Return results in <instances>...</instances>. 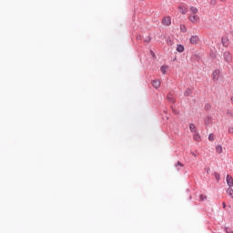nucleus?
I'll return each mask as SVG.
<instances>
[{"instance_id": "obj_20", "label": "nucleus", "mask_w": 233, "mask_h": 233, "mask_svg": "<svg viewBox=\"0 0 233 233\" xmlns=\"http://www.w3.org/2000/svg\"><path fill=\"white\" fill-rule=\"evenodd\" d=\"M180 30H181V32H187V26L181 25H180Z\"/></svg>"}, {"instance_id": "obj_25", "label": "nucleus", "mask_w": 233, "mask_h": 233, "mask_svg": "<svg viewBox=\"0 0 233 233\" xmlns=\"http://www.w3.org/2000/svg\"><path fill=\"white\" fill-rule=\"evenodd\" d=\"M222 206H223V208H227V204H225V202L222 203Z\"/></svg>"}, {"instance_id": "obj_5", "label": "nucleus", "mask_w": 233, "mask_h": 233, "mask_svg": "<svg viewBox=\"0 0 233 233\" xmlns=\"http://www.w3.org/2000/svg\"><path fill=\"white\" fill-rule=\"evenodd\" d=\"M189 43L191 45H198V43H199V36L198 35H192L190 38H189Z\"/></svg>"}, {"instance_id": "obj_26", "label": "nucleus", "mask_w": 233, "mask_h": 233, "mask_svg": "<svg viewBox=\"0 0 233 233\" xmlns=\"http://www.w3.org/2000/svg\"><path fill=\"white\" fill-rule=\"evenodd\" d=\"M228 132H233V128L229 127Z\"/></svg>"}, {"instance_id": "obj_14", "label": "nucleus", "mask_w": 233, "mask_h": 233, "mask_svg": "<svg viewBox=\"0 0 233 233\" xmlns=\"http://www.w3.org/2000/svg\"><path fill=\"white\" fill-rule=\"evenodd\" d=\"M160 70H161L162 74H167V70H168V66H162Z\"/></svg>"}, {"instance_id": "obj_11", "label": "nucleus", "mask_w": 233, "mask_h": 233, "mask_svg": "<svg viewBox=\"0 0 233 233\" xmlns=\"http://www.w3.org/2000/svg\"><path fill=\"white\" fill-rule=\"evenodd\" d=\"M190 132H193V134L197 133L196 126L194 124L189 125Z\"/></svg>"}, {"instance_id": "obj_27", "label": "nucleus", "mask_w": 233, "mask_h": 233, "mask_svg": "<svg viewBox=\"0 0 233 233\" xmlns=\"http://www.w3.org/2000/svg\"><path fill=\"white\" fill-rule=\"evenodd\" d=\"M221 1V3H225L227 0H220Z\"/></svg>"}, {"instance_id": "obj_24", "label": "nucleus", "mask_w": 233, "mask_h": 233, "mask_svg": "<svg viewBox=\"0 0 233 233\" xmlns=\"http://www.w3.org/2000/svg\"><path fill=\"white\" fill-rule=\"evenodd\" d=\"M145 41L146 43H150V37H147Z\"/></svg>"}, {"instance_id": "obj_4", "label": "nucleus", "mask_w": 233, "mask_h": 233, "mask_svg": "<svg viewBox=\"0 0 233 233\" xmlns=\"http://www.w3.org/2000/svg\"><path fill=\"white\" fill-rule=\"evenodd\" d=\"M162 24L166 26H170V25H172V20L170 19V16H165L162 19Z\"/></svg>"}, {"instance_id": "obj_18", "label": "nucleus", "mask_w": 233, "mask_h": 233, "mask_svg": "<svg viewBox=\"0 0 233 233\" xmlns=\"http://www.w3.org/2000/svg\"><path fill=\"white\" fill-rule=\"evenodd\" d=\"M215 137H216V136H214V134H210V135L208 136V139H209L210 141H214Z\"/></svg>"}, {"instance_id": "obj_17", "label": "nucleus", "mask_w": 233, "mask_h": 233, "mask_svg": "<svg viewBox=\"0 0 233 233\" xmlns=\"http://www.w3.org/2000/svg\"><path fill=\"white\" fill-rule=\"evenodd\" d=\"M214 177H215V178H216L217 181H219V180L221 179V177L219 176L218 173H215V174H214Z\"/></svg>"}, {"instance_id": "obj_8", "label": "nucleus", "mask_w": 233, "mask_h": 233, "mask_svg": "<svg viewBox=\"0 0 233 233\" xmlns=\"http://www.w3.org/2000/svg\"><path fill=\"white\" fill-rule=\"evenodd\" d=\"M152 86H154V88H159V86H161V81H159V80H153L152 81Z\"/></svg>"}, {"instance_id": "obj_22", "label": "nucleus", "mask_w": 233, "mask_h": 233, "mask_svg": "<svg viewBox=\"0 0 233 233\" xmlns=\"http://www.w3.org/2000/svg\"><path fill=\"white\" fill-rule=\"evenodd\" d=\"M199 198H200L201 201H204L205 199H207V197H203V195H200Z\"/></svg>"}, {"instance_id": "obj_9", "label": "nucleus", "mask_w": 233, "mask_h": 233, "mask_svg": "<svg viewBox=\"0 0 233 233\" xmlns=\"http://www.w3.org/2000/svg\"><path fill=\"white\" fill-rule=\"evenodd\" d=\"M177 52H179L180 54L185 52V46H183V45H177Z\"/></svg>"}, {"instance_id": "obj_13", "label": "nucleus", "mask_w": 233, "mask_h": 233, "mask_svg": "<svg viewBox=\"0 0 233 233\" xmlns=\"http://www.w3.org/2000/svg\"><path fill=\"white\" fill-rule=\"evenodd\" d=\"M195 141H201V137H199V134L195 133L194 136H193Z\"/></svg>"}, {"instance_id": "obj_21", "label": "nucleus", "mask_w": 233, "mask_h": 233, "mask_svg": "<svg viewBox=\"0 0 233 233\" xmlns=\"http://www.w3.org/2000/svg\"><path fill=\"white\" fill-rule=\"evenodd\" d=\"M227 114L229 117H233V111L232 110H228Z\"/></svg>"}, {"instance_id": "obj_7", "label": "nucleus", "mask_w": 233, "mask_h": 233, "mask_svg": "<svg viewBox=\"0 0 233 233\" xmlns=\"http://www.w3.org/2000/svg\"><path fill=\"white\" fill-rule=\"evenodd\" d=\"M178 10L183 15L187 14L188 12V8L185 7V5H179Z\"/></svg>"}, {"instance_id": "obj_2", "label": "nucleus", "mask_w": 233, "mask_h": 233, "mask_svg": "<svg viewBox=\"0 0 233 233\" xmlns=\"http://www.w3.org/2000/svg\"><path fill=\"white\" fill-rule=\"evenodd\" d=\"M188 20L190 23H193V25H196L199 21V16L198 15H191L188 16Z\"/></svg>"}, {"instance_id": "obj_23", "label": "nucleus", "mask_w": 233, "mask_h": 233, "mask_svg": "<svg viewBox=\"0 0 233 233\" xmlns=\"http://www.w3.org/2000/svg\"><path fill=\"white\" fill-rule=\"evenodd\" d=\"M176 167H183V164H181L180 162H177V163L176 164Z\"/></svg>"}, {"instance_id": "obj_10", "label": "nucleus", "mask_w": 233, "mask_h": 233, "mask_svg": "<svg viewBox=\"0 0 233 233\" xmlns=\"http://www.w3.org/2000/svg\"><path fill=\"white\" fill-rule=\"evenodd\" d=\"M189 12H191V14H193V15H196V14H198V12H199V11L198 10V7L191 6L189 8Z\"/></svg>"}, {"instance_id": "obj_12", "label": "nucleus", "mask_w": 233, "mask_h": 233, "mask_svg": "<svg viewBox=\"0 0 233 233\" xmlns=\"http://www.w3.org/2000/svg\"><path fill=\"white\" fill-rule=\"evenodd\" d=\"M222 44H223V46H228V38L222 37Z\"/></svg>"}, {"instance_id": "obj_16", "label": "nucleus", "mask_w": 233, "mask_h": 233, "mask_svg": "<svg viewBox=\"0 0 233 233\" xmlns=\"http://www.w3.org/2000/svg\"><path fill=\"white\" fill-rule=\"evenodd\" d=\"M192 94V89L188 88L184 92V96H188Z\"/></svg>"}, {"instance_id": "obj_15", "label": "nucleus", "mask_w": 233, "mask_h": 233, "mask_svg": "<svg viewBox=\"0 0 233 233\" xmlns=\"http://www.w3.org/2000/svg\"><path fill=\"white\" fill-rule=\"evenodd\" d=\"M227 194H228V196H230V198H232V199H233V189L232 188H228V190H227Z\"/></svg>"}, {"instance_id": "obj_1", "label": "nucleus", "mask_w": 233, "mask_h": 233, "mask_svg": "<svg viewBox=\"0 0 233 233\" xmlns=\"http://www.w3.org/2000/svg\"><path fill=\"white\" fill-rule=\"evenodd\" d=\"M223 57L227 63H232V55L230 52L226 51L223 55Z\"/></svg>"}, {"instance_id": "obj_19", "label": "nucleus", "mask_w": 233, "mask_h": 233, "mask_svg": "<svg viewBox=\"0 0 233 233\" xmlns=\"http://www.w3.org/2000/svg\"><path fill=\"white\" fill-rule=\"evenodd\" d=\"M217 152H218V154H221V152H223V147H217Z\"/></svg>"}, {"instance_id": "obj_3", "label": "nucleus", "mask_w": 233, "mask_h": 233, "mask_svg": "<svg viewBox=\"0 0 233 233\" xmlns=\"http://www.w3.org/2000/svg\"><path fill=\"white\" fill-rule=\"evenodd\" d=\"M221 75V71L219 69H216L213 73H212V79L214 81H218L219 79V76Z\"/></svg>"}, {"instance_id": "obj_6", "label": "nucleus", "mask_w": 233, "mask_h": 233, "mask_svg": "<svg viewBox=\"0 0 233 233\" xmlns=\"http://www.w3.org/2000/svg\"><path fill=\"white\" fill-rule=\"evenodd\" d=\"M226 181H227V185L230 187H233V178H232V176L230 175H228L227 177H226Z\"/></svg>"}]
</instances>
